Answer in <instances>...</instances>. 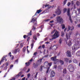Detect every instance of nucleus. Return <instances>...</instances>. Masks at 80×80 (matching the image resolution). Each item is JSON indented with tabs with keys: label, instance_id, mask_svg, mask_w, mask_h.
I'll return each mask as SVG.
<instances>
[{
	"label": "nucleus",
	"instance_id": "nucleus-24",
	"mask_svg": "<svg viewBox=\"0 0 80 80\" xmlns=\"http://www.w3.org/2000/svg\"><path fill=\"white\" fill-rule=\"evenodd\" d=\"M26 65V67H28V66H29L30 65V62H26L25 63Z\"/></svg>",
	"mask_w": 80,
	"mask_h": 80
},
{
	"label": "nucleus",
	"instance_id": "nucleus-57",
	"mask_svg": "<svg viewBox=\"0 0 80 80\" xmlns=\"http://www.w3.org/2000/svg\"><path fill=\"white\" fill-rule=\"evenodd\" d=\"M26 37H27V35H24L23 36V38H26Z\"/></svg>",
	"mask_w": 80,
	"mask_h": 80
},
{
	"label": "nucleus",
	"instance_id": "nucleus-42",
	"mask_svg": "<svg viewBox=\"0 0 80 80\" xmlns=\"http://www.w3.org/2000/svg\"><path fill=\"white\" fill-rule=\"evenodd\" d=\"M27 78H30V74L28 73V74H27Z\"/></svg>",
	"mask_w": 80,
	"mask_h": 80
},
{
	"label": "nucleus",
	"instance_id": "nucleus-15",
	"mask_svg": "<svg viewBox=\"0 0 80 80\" xmlns=\"http://www.w3.org/2000/svg\"><path fill=\"white\" fill-rule=\"evenodd\" d=\"M57 48V47L56 45L53 46L52 47V50H55Z\"/></svg>",
	"mask_w": 80,
	"mask_h": 80
},
{
	"label": "nucleus",
	"instance_id": "nucleus-30",
	"mask_svg": "<svg viewBox=\"0 0 80 80\" xmlns=\"http://www.w3.org/2000/svg\"><path fill=\"white\" fill-rule=\"evenodd\" d=\"M69 59L68 58H64V61L65 62H68V60Z\"/></svg>",
	"mask_w": 80,
	"mask_h": 80
},
{
	"label": "nucleus",
	"instance_id": "nucleus-18",
	"mask_svg": "<svg viewBox=\"0 0 80 80\" xmlns=\"http://www.w3.org/2000/svg\"><path fill=\"white\" fill-rule=\"evenodd\" d=\"M66 42L67 44V45H68V46H70V45H72V42H71V41L69 40V41L68 42H67V41Z\"/></svg>",
	"mask_w": 80,
	"mask_h": 80
},
{
	"label": "nucleus",
	"instance_id": "nucleus-48",
	"mask_svg": "<svg viewBox=\"0 0 80 80\" xmlns=\"http://www.w3.org/2000/svg\"><path fill=\"white\" fill-rule=\"evenodd\" d=\"M33 43H32L31 44V48L32 49L33 48Z\"/></svg>",
	"mask_w": 80,
	"mask_h": 80
},
{
	"label": "nucleus",
	"instance_id": "nucleus-53",
	"mask_svg": "<svg viewBox=\"0 0 80 80\" xmlns=\"http://www.w3.org/2000/svg\"><path fill=\"white\" fill-rule=\"evenodd\" d=\"M76 45H77L78 44H79V41H78L76 42Z\"/></svg>",
	"mask_w": 80,
	"mask_h": 80
},
{
	"label": "nucleus",
	"instance_id": "nucleus-9",
	"mask_svg": "<svg viewBox=\"0 0 80 80\" xmlns=\"http://www.w3.org/2000/svg\"><path fill=\"white\" fill-rule=\"evenodd\" d=\"M7 56H4L3 58H2L1 60L0 61V65L2 63V62L4 61L5 60L6 62H7V59H6V58L5 57H7Z\"/></svg>",
	"mask_w": 80,
	"mask_h": 80
},
{
	"label": "nucleus",
	"instance_id": "nucleus-29",
	"mask_svg": "<svg viewBox=\"0 0 80 80\" xmlns=\"http://www.w3.org/2000/svg\"><path fill=\"white\" fill-rule=\"evenodd\" d=\"M32 30H36V27H35L34 26H33L32 29Z\"/></svg>",
	"mask_w": 80,
	"mask_h": 80
},
{
	"label": "nucleus",
	"instance_id": "nucleus-50",
	"mask_svg": "<svg viewBox=\"0 0 80 80\" xmlns=\"http://www.w3.org/2000/svg\"><path fill=\"white\" fill-rule=\"evenodd\" d=\"M12 53L11 52H9L8 53V55L10 56V57H12Z\"/></svg>",
	"mask_w": 80,
	"mask_h": 80
},
{
	"label": "nucleus",
	"instance_id": "nucleus-11",
	"mask_svg": "<svg viewBox=\"0 0 80 80\" xmlns=\"http://www.w3.org/2000/svg\"><path fill=\"white\" fill-rule=\"evenodd\" d=\"M67 56L68 57H72V54H71V52L70 51H68L67 52Z\"/></svg>",
	"mask_w": 80,
	"mask_h": 80
},
{
	"label": "nucleus",
	"instance_id": "nucleus-46",
	"mask_svg": "<svg viewBox=\"0 0 80 80\" xmlns=\"http://www.w3.org/2000/svg\"><path fill=\"white\" fill-rule=\"evenodd\" d=\"M28 35H32V31H30V32L28 33Z\"/></svg>",
	"mask_w": 80,
	"mask_h": 80
},
{
	"label": "nucleus",
	"instance_id": "nucleus-19",
	"mask_svg": "<svg viewBox=\"0 0 80 80\" xmlns=\"http://www.w3.org/2000/svg\"><path fill=\"white\" fill-rule=\"evenodd\" d=\"M37 18H34L32 19V21H31V22H35L37 20Z\"/></svg>",
	"mask_w": 80,
	"mask_h": 80
},
{
	"label": "nucleus",
	"instance_id": "nucleus-31",
	"mask_svg": "<svg viewBox=\"0 0 80 80\" xmlns=\"http://www.w3.org/2000/svg\"><path fill=\"white\" fill-rule=\"evenodd\" d=\"M63 13H65L66 12H67V8H64L63 9Z\"/></svg>",
	"mask_w": 80,
	"mask_h": 80
},
{
	"label": "nucleus",
	"instance_id": "nucleus-63",
	"mask_svg": "<svg viewBox=\"0 0 80 80\" xmlns=\"http://www.w3.org/2000/svg\"><path fill=\"white\" fill-rule=\"evenodd\" d=\"M78 12H79V13H80V8H78Z\"/></svg>",
	"mask_w": 80,
	"mask_h": 80
},
{
	"label": "nucleus",
	"instance_id": "nucleus-54",
	"mask_svg": "<svg viewBox=\"0 0 80 80\" xmlns=\"http://www.w3.org/2000/svg\"><path fill=\"white\" fill-rule=\"evenodd\" d=\"M7 66L5 67L4 68V70H7Z\"/></svg>",
	"mask_w": 80,
	"mask_h": 80
},
{
	"label": "nucleus",
	"instance_id": "nucleus-56",
	"mask_svg": "<svg viewBox=\"0 0 80 80\" xmlns=\"http://www.w3.org/2000/svg\"><path fill=\"white\" fill-rule=\"evenodd\" d=\"M5 65H6V66L7 67V66H8V63L6 62L5 63Z\"/></svg>",
	"mask_w": 80,
	"mask_h": 80
},
{
	"label": "nucleus",
	"instance_id": "nucleus-25",
	"mask_svg": "<svg viewBox=\"0 0 80 80\" xmlns=\"http://www.w3.org/2000/svg\"><path fill=\"white\" fill-rule=\"evenodd\" d=\"M63 73L64 74H66V73H67V70H66V68H65L63 70Z\"/></svg>",
	"mask_w": 80,
	"mask_h": 80
},
{
	"label": "nucleus",
	"instance_id": "nucleus-37",
	"mask_svg": "<svg viewBox=\"0 0 80 80\" xmlns=\"http://www.w3.org/2000/svg\"><path fill=\"white\" fill-rule=\"evenodd\" d=\"M42 70H43V66H41L40 67V69H39V70H40L41 72H42Z\"/></svg>",
	"mask_w": 80,
	"mask_h": 80
},
{
	"label": "nucleus",
	"instance_id": "nucleus-3",
	"mask_svg": "<svg viewBox=\"0 0 80 80\" xmlns=\"http://www.w3.org/2000/svg\"><path fill=\"white\" fill-rule=\"evenodd\" d=\"M59 33V32L56 31L55 33L53 35V36H55V37H54L53 39H56L57 38H58V37H59V36H60Z\"/></svg>",
	"mask_w": 80,
	"mask_h": 80
},
{
	"label": "nucleus",
	"instance_id": "nucleus-41",
	"mask_svg": "<svg viewBox=\"0 0 80 80\" xmlns=\"http://www.w3.org/2000/svg\"><path fill=\"white\" fill-rule=\"evenodd\" d=\"M49 69H50V67H48V68L47 71H46V73H48V72L49 71Z\"/></svg>",
	"mask_w": 80,
	"mask_h": 80
},
{
	"label": "nucleus",
	"instance_id": "nucleus-21",
	"mask_svg": "<svg viewBox=\"0 0 80 80\" xmlns=\"http://www.w3.org/2000/svg\"><path fill=\"white\" fill-rule=\"evenodd\" d=\"M58 70L59 71H60V72H61V71H62V67H61V66H59L58 67Z\"/></svg>",
	"mask_w": 80,
	"mask_h": 80
},
{
	"label": "nucleus",
	"instance_id": "nucleus-13",
	"mask_svg": "<svg viewBox=\"0 0 80 80\" xmlns=\"http://www.w3.org/2000/svg\"><path fill=\"white\" fill-rule=\"evenodd\" d=\"M68 29H69V30H71L72 31V30L74 29V27L72 26L71 27H70V26H69L68 27Z\"/></svg>",
	"mask_w": 80,
	"mask_h": 80
},
{
	"label": "nucleus",
	"instance_id": "nucleus-12",
	"mask_svg": "<svg viewBox=\"0 0 80 80\" xmlns=\"http://www.w3.org/2000/svg\"><path fill=\"white\" fill-rule=\"evenodd\" d=\"M33 65L35 68H37L38 67V62L36 63V64L34 63Z\"/></svg>",
	"mask_w": 80,
	"mask_h": 80
},
{
	"label": "nucleus",
	"instance_id": "nucleus-5",
	"mask_svg": "<svg viewBox=\"0 0 80 80\" xmlns=\"http://www.w3.org/2000/svg\"><path fill=\"white\" fill-rule=\"evenodd\" d=\"M55 13L56 14L58 15H60V14L62 13V10H61L60 9L58 8L55 11Z\"/></svg>",
	"mask_w": 80,
	"mask_h": 80
},
{
	"label": "nucleus",
	"instance_id": "nucleus-2",
	"mask_svg": "<svg viewBox=\"0 0 80 80\" xmlns=\"http://www.w3.org/2000/svg\"><path fill=\"white\" fill-rule=\"evenodd\" d=\"M68 69L70 72H73V71H74V67L72 64H70L68 66Z\"/></svg>",
	"mask_w": 80,
	"mask_h": 80
},
{
	"label": "nucleus",
	"instance_id": "nucleus-51",
	"mask_svg": "<svg viewBox=\"0 0 80 80\" xmlns=\"http://www.w3.org/2000/svg\"><path fill=\"white\" fill-rule=\"evenodd\" d=\"M59 43H60V44H61L62 43V40H61V39H59Z\"/></svg>",
	"mask_w": 80,
	"mask_h": 80
},
{
	"label": "nucleus",
	"instance_id": "nucleus-59",
	"mask_svg": "<svg viewBox=\"0 0 80 80\" xmlns=\"http://www.w3.org/2000/svg\"><path fill=\"white\" fill-rule=\"evenodd\" d=\"M33 61V59L32 58L29 61L31 62H32Z\"/></svg>",
	"mask_w": 80,
	"mask_h": 80
},
{
	"label": "nucleus",
	"instance_id": "nucleus-43",
	"mask_svg": "<svg viewBox=\"0 0 80 80\" xmlns=\"http://www.w3.org/2000/svg\"><path fill=\"white\" fill-rule=\"evenodd\" d=\"M52 62H49V63H48V65L49 67H51L52 66Z\"/></svg>",
	"mask_w": 80,
	"mask_h": 80
},
{
	"label": "nucleus",
	"instance_id": "nucleus-40",
	"mask_svg": "<svg viewBox=\"0 0 80 80\" xmlns=\"http://www.w3.org/2000/svg\"><path fill=\"white\" fill-rule=\"evenodd\" d=\"M25 50H26V48L25 47H24L22 49V51L23 52H25Z\"/></svg>",
	"mask_w": 80,
	"mask_h": 80
},
{
	"label": "nucleus",
	"instance_id": "nucleus-38",
	"mask_svg": "<svg viewBox=\"0 0 80 80\" xmlns=\"http://www.w3.org/2000/svg\"><path fill=\"white\" fill-rule=\"evenodd\" d=\"M42 58H41L39 60H38V62H39V63H41V62H42Z\"/></svg>",
	"mask_w": 80,
	"mask_h": 80
},
{
	"label": "nucleus",
	"instance_id": "nucleus-28",
	"mask_svg": "<svg viewBox=\"0 0 80 80\" xmlns=\"http://www.w3.org/2000/svg\"><path fill=\"white\" fill-rule=\"evenodd\" d=\"M59 62L61 63V65H63V64H64V62H63V61L62 60H60Z\"/></svg>",
	"mask_w": 80,
	"mask_h": 80
},
{
	"label": "nucleus",
	"instance_id": "nucleus-6",
	"mask_svg": "<svg viewBox=\"0 0 80 80\" xmlns=\"http://www.w3.org/2000/svg\"><path fill=\"white\" fill-rule=\"evenodd\" d=\"M57 20L58 22H62V21L63 20L61 16H58L57 17Z\"/></svg>",
	"mask_w": 80,
	"mask_h": 80
},
{
	"label": "nucleus",
	"instance_id": "nucleus-4",
	"mask_svg": "<svg viewBox=\"0 0 80 80\" xmlns=\"http://www.w3.org/2000/svg\"><path fill=\"white\" fill-rule=\"evenodd\" d=\"M70 9L69 8L68 9V11H67V13H68V17H69V20H70L71 23L72 22V18H71V15L70 14Z\"/></svg>",
	"mask_w": 80,
	"mask_h": 80
},
{
	"label": "nucleus",
	"instance_id": "nucleus-20",
	"mask_svg": "<svg viewBox=\"0 0 80 80\" xmlns=\"http://www.w3.org/2000/svg\"><path fill=\"white\" fill-rule=\"evenodd\" d=\"M22 73L21 72H20L18 75L16 76V77L17 78H18V77H20V75H22Z\"/></svg>",
	"mask_w": 80,
	"mask_h": 80
},
{
	"label": "nucleus",
	"instance_id": "nucleus-26",
	"mask_svg": "<svg viewBox=\"0 0 80 80\" xmlns=\"http://www.w3.org/2000/svg\"><path fill=\"white\" fill-rule=\"evenodd\" d=\"M65 36V33H64V32L63 31H62L61 32V36L63 37V36Z\"/></svg>",
	"mask_w": 80,
	"mask_h": 80
},
{
	"label": "nucleus",
	"instance_id": "nucleus-17",
	"mask_svg": "<svg viewBox=\"0 0 80 80\" xmlns=\"http://www.w3.org/2000/svg\"><path fill=\"white\" fill-rule=\"evenodd\" d=\"M77 78L78 79H80V72H78L77 73Z\"/></svg>",
	"mask_w": 80,
	"mask_h": 80
},
{
	"label": "nucleus",
	"instance_id": "nucleus-22",
	"mask_svg": "<svg viewBox=\"0 0 80 80\" xmlns=\"http://www.w3.org/2000/svg\"><path fill=\"white\" fill-rule=\"evenodd\" d=\"M42 12V10L40 9L37 11V13H38V14L40 13V12Z\"/></svg>",
	"mask_w": 80,
	"mask_h": 80
},
{
	"label": "nucleus",
	"instance_id": "nucleus-27",
	"mask_svg": "<svg viewBox=\"0 0 80 80\" xmlns=\"http://www.w3.org/2000/svg\"><path fill=\"white\" fill-rule=\"evenodd\" d=\"M33 39H34L35 40H37V36H36V35H34L33 36Z\"/></svg>",
	"mask_w": 80,
	"mask_h": 80
},
{
	"label": "nucleus",
	"instance_id": "nucleus-52",
	"mask_svg": "<svg viewBox=\"0 0 80 80\" xmlns=\"http://www.w3.org/2000/svg\"><path fill=\"white\" fill-rule=\"evenodd\" d=\"M71 3H70V2H68V4H67V5H68V7H69V6H70V5H71Z\"/></svg>",
	"mask_w": 80,
	"mask_h": 80
},
{
	"label": "nucleus",
	"instance_id": "nucleus-10",
	"mask_svg": "<svg viewBox=\"0 0 80 80\" xmlns=\"http://www.w3.org/2000/svg\"><path fill=\"white\" fill-rule=\"evenodd\" d=\"M55 73L53 71H52L51 72L50 75V77L51 78H53V77H54L55 76Z\"/></svg>",
	"mask_w": 80,
	"mask_h": 80
},
{
	"label": "nucleus",
	"instance_id": "nucleus-36",
	"mask_svg": "<svg viewBox=\"0 0 80 80\" xmlns=\"http://www.w3.org/2000/svg\"><path fill=\"white\" fill-rule=\"evenodd\" d=\"M73 62L75 63H77V60L76 59H74L73 60Z\"/></svg>",
	"mask_w": 80,
	"mask_h": 80
},
{
	"label": "nucleus",
	"instance_id": "nucleus-16",
	"mask_svg": "<svg viewBox=\"0 0 80 80\" xmlns=\"http://www.w3.org/2000/svg\"><path fill=\"white\" fill-rule=\"evenodd\" d=\"M45 7H48V9H50V8H52V6H50V5L49 4H46L45 5Z\"/></svg>",
	"mask_w": 80,
	"mask_h": 80
},
{
	"label": "nucleus",
	"instance_id": "nucleus-45",
	"mask_svg": "<svg viewBox=\"0 0 80 80\" xmlns=\"http://www.w3.org/2000/svg\"><path fill=\"white\" fill-rule=\"evenodd\" d=\"M37 75H38V72H37L36 73V74L34 76V77L35 78H37Z\"/></svg>",
	"mask_w": 80,
	"mask_h": 80
},
{
	"label": "nucleus",
	"instance_id": "nucleus-58",
	"mask_svg": "<svg viewBox=\"0 0 80 80\" xmlns=\"http://www.w3.org/2000/svg\"><path fill=\"white\" fill-rule=\"evenodd\" d=\"M14 58V56H12V58H11V60H12Z\"/></svg>",
	"mask_w": 80,
	"mask_h": 80
},
{
	"label": "nucleus",
	"instance_id": "nucleus-32",
	"mask_svg": "<svg viewBox=\"0 0 80 80\" xmlns=\"http://www.w3.org/2000/svg\"><path fill=\"white\" fill-rule=\"evenodd\" d=\"M80 2L78 1H77L76 2V5L77 6H79V5H80Z\"/></svg>",
	"mask_w": 80,
	"mask_h": 80
},
{
	"label": "nucleus",
	"instance_id": "nucleus-35",
	"mask_svg": "<svg viewBox=\"0 0 80 80\" xmlns=\"http://www.w3.org/2000/svg\"><path fill=\"white\" fill-rule=\"evenodd\" d=\"M55 31H56V30L54 29L53 31H52L51 34H53V33H55Z\"/></svg>",
	"mask_w": 80,
	"mask_h": 80
},
{
	"label": "nucleus",
	"instance_id": "nucleus-55",
	"mask_svg": "<svg viewBox=\"0 0 80 80\" xmlns=\"http://www.w3.org/2000/svg\"><path fill=\"white\" fill-rule=\"evenodd\" d=\"M30 68H28V71L27 72V73H28V72H30Z\"/></svg>",
	"mask_w": 80,
	"mask_h": 80
},
{
	"label": "nucleus",
	"instance_id": "nucleus-44",
	"mask_svg": "<svg viewBox=\"0 0 80 80\" xmlns=\"http://www.w3.org/2000/svg\"><path fill=\"white\" fill-rule=\"evenodd\" d=\"M67 0H64V2H63V5H65V4H66V2H67Z\"/></svg>",
	"mask_w": 80,
	"mask_h": 80
},
{
	"label": "nucleus",
	"instance_id": "nucleus-1",
	"mask_svg": "<svg viewBox=\"0 0 80 80\" xmlns=\"http://www.w3.org/2000/svg\"><path fill=\"white\" fill-rule=\"evenodd\" d=\"M51 60L53 62H54V64H56L57 63L59 62V60L57 59V56H55L54 57H51Z\"/></svg>",
	"mask_w": 80,
	"mask_h": 80
},
{
	"label": "nucleus",
	"instance_id": "nucleus-34",
	"mask_svg": "<svg viewBox=\"0 0 80 80\" xmlns=\"http://www.w3.org/2000/svg\"><path fill=\"white\" fill-rule=\"evenodd\" d=\"M62 29H64L65 28V24H62Z\"/></svg>",
	"mask_w": 80,
	"mask_h": 80
},
{
	"label": "nucleus",
	"instance_id": "nucleus-33",
	"mask_svg": "<svg viewBox=\"0 0 80 80\" xmlns=\"http://www.w3.org/2000/svg\"><path fill=\"white\" fill-rule=\"evenodd\" d=\"M13 67V65L12 64L10 66V68H9V70H10L11 69H12V68Z\"/></svg>",
	"mask_w": 80,
	"mask_h": 80
},
{
	"label": "nucleus",
	"instance_id": "nucleus-8",
	"mask_svg": "<svg viewBox=\"0 0 80 80\" xmlns=\"http://www.w3.org/2000/svg\"><path fill=\"white\" fill-rule=\"evenodd\" d=\"M72 35V32H69V33H68H68H66V36L67 40L70 39V35Z\"/></svg>",
	"mask_w": 80,
	"mask_h": 80
},
{
	"label": "nucleus",
	"instance_id": "nucleus-14",
	"mask_svg": "<svg viewBox=\"0 0 80 80\" xmlns=\"http://www.w3.org/2000/svg\"><path fill=\"white\" fill-rule=\"evenodd\" d=\"M72 53H75V46H73L72 47Z\"/></svg>",
	"mask_w": 80,
	"mask_h": 80
},
{
	"label": "nucleus",
	"instance_id": "nucleus-47",
	"mask_svg": "<svg viewBox=\"0 0 80 80\" xmlns=\"http://www.w3.org/2000/svg\"><path fill=\"white\" fill-rule=\"evenodd\" d=\"M37 53H38L37 52H35L33 54V55H34V56H36Z\"/></svg>",
	"mask_w": 80,
	"mask_h": 80
},
{
	"label": "nucleus",
	"instance_id": "nucleus-39",
	"mask_svg": "<svg viewBox=\"0 0 80 80\" xmlns=\"http://www.w3.org/2000/svg\"><path fill=\"white\" fill-rule=\"evenodd\" d=\"M17 50L18 49H15L14 51H13V52L14 53H15V54H16V53H17Z\"/></svg>",
	"mask_w": 80,
	"mask_h": 80
},
{
	"label": "nucleus",
	"instance_id": "nucleus-49",
	"mask_svg": "<svg viewBox=\"0 0 80 80\" xmlns=\"http://www.w3.org/2000/svg\"><path fill=\"white\" fill-rule=\"evenodd\" d=\"M20 45H21V48L23 47V43H21Z\"/></svg>",
	"mask_w": 80,
	"mask_h": 80
},
{
	"label": "nucleus",
	"instance_id": "nucleus-60",
	"mask_svg": "<svg viewBox=\"0 0 80 80\" xmlns=\"http://www.w3.org/2000/svg\"><path fill=\"white\" fill-rule=\"evenodd\" d=\"M54 67L55 68H56L57 67V66L56 65H54Z\"/></svg>",
	"mask_w": 80,
	"mask_h": 80
},
{
	"label": "nucleus",
	"instance_id": "nucleus-7",
	"mask_svg": "<svg viewBox=\"0 0 80 80\" xmlns=\"http://www.w3.org/2000/svg\"><path fill=\"white\" fill-rule=\"evenodd\" d=\"M43 67L44 68H48V61H46L44 63Z\"/></svg>",
	"mask_w": 80,
	"mask_h": 80
},
{
	"label": "nucleus",
	"instance_id": "nucleus-23",
	"mask_svg": "<svg viewBox=\"0 0 80 80\" xmlns=\"http://www.w3.org/2000/svg\"><path fill=\"white\" fill-rule=\"evenodd\" d=\"M76 55H77V56H80V51H78L76 54Z\"/></svg>",
	"mask_w": 80,
	"mask_h": 80
},
{
	"label": "nucleus",
	"instance_id": "nucleus-64",
	"mask_svg": "<svg viewBox=\"0 0 80 80\" xmlns=\"http://www.w3.org/2000/svg\"><path fill=\"white\" fill-rule=\"evenodd\" d=\"M25 80V77H24L22 79V80Z\"/></svg>",
	"mask_w": 80,
	"mask_h": 80
},
{
	"label": "nucleus",
	"instance_id": "nucleus-61",
	"mask_svg": "<svg viewBox=\"0 0 80 80\" xmlns=\"http://www.w3.org/2000/svg\"><path fill=\"white\" fill-rule=\"evenodd\" d=\"M48 57V55H47L44 56V57L47 58V57Z\"/></svg>",
	"mask_w": 80,
	"mask_h": 80
},
{
	"label": "nucleus",
	"instance_id": "nucleus-62",
	"mask_svg": "<svg viewBox=\"0 0 80 80\" xmlns=\"http://www.w3.org/2000/svg\"><path fill=\"white\" fill-rule=\"evenodd\" d=\"M42 48H45V45H42Z\"/></svg>",
	"mask_w": 80,
	"mask_h": 80
}]
</instances>
